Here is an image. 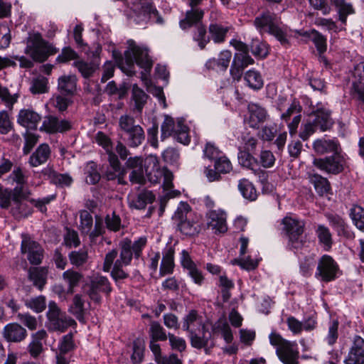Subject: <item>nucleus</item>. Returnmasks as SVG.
<instances>
[{"label":"nucleus","instance_id":"nucleus-48","mask_svg":"<svg viewBox=\"0 0 364 364\" xmlns=\"http://www.w3.org/2000/svg\"><path fill=\"white\" fill-rule=\"evenodd\" d=\"M97 291L109 294L112 291L110 282L106 277L101 275L94 276L90 280V284Z\"/></svg>","mask_w":364,"mask_h":364},{"label":"nucleus","instance_id":"nucleus-40","mask_svg":"<svg viewBox=\"0 0 364 364\" xmlns=\"http://www.w3.org/2000/svg\"><path fill=\"white\" fill-rule=\"evenodd\" d=\"M245 80L248 87L252 90H260L264 85L263 78L259 72L250 70L245 75Z\"/></svg>","mask_w":364,"mask_h":364},{"label":"nucleus","instance_id":"nucleus-37","mask_svg":"<svg viewBox=\"0 0 364 364\" xmlns=\"http://www.w3.org/2000/svg\"><path fill=\"white\" fill-rule=\"evenodd\" d=\"M192 26H195L196 30L193 33V41L198 43L199 48L203 50L210 42V36L207 35L206 28L200 23V21L196 23Z\"/></svg>","mask_w":364,"mask_h":364},{"label":"nucleus","instance_id":"nucleus-28","mask_svg":"<svg viewBox=\"0 0 364 364\" xmlns=\"http://www.w3.org/2000/svg\"><path fill=\"white\" fill-rule=\"evenodd\" d=\"M250 112L249 124L251 127L257 128L259 124L267 119V112L266 109L257 104H250L248 106Z\"/></svg>","mask_w":364,"mask_h":364},{"label":"nucleus","instance_id":"nucleus-3","mask_svg":"<svg viewBox=\"0 0 364 364\" xmlns=\"http://www.w3.org/2000/svg\"><path fill=\"white\" fill-rule=\"evenodd\" d=\"M232 45L237 52L234 55L230 72L232 78L239 81L244 69L255 63L254 59L249 55L250 50L255 56L265 58L268 54V48L265 43L258 40H253L250 48L242 41H237L232 43Z\"/></svg>","mask_w":364,"mask_h":364},{"label":"nucleus","instance_id":"nucleus-58","mask_svg":"<svg viewBox=\"0 0 364 364\" xmlns=\"http://www.w3.org/2000/svg\"><path fill=\"white\" fill-rule=\"evenodd\" d=\"M51 182L60 187L69 186L73 183L72 177L68 173L53 172L50 175Z\"/></svg>","mask_w":364,"mask_h":364},{"label":"nucleus","instance_id":"nucleus-5","mask_svg":"<svg viewBox=\"0 0 364 364\" xmlns=\"http://www.w3.org/2000/svg\"><path fill=\"white\" fill-rule=\"evenodd\" d=\"M254 24L260 33H269L283 45L288 43L289 31L287 27L282 26L279 18L275 14L264 12L255 18Z\"/></svg>","mask_w":364,"mask_h":364},{"label":"nucleus","instance_id":"nucleus-45","mask_svg":"<svg viewBox=\"0 0 364 364\" xmlns=\"http://www.w3.org/2000/svg\"><path fill=\"white\" fill-rule=\"evenodd\" d=\"M25 306L36 314L41 313L46 309V299L42 295L32 297L25 301Z\"/></svg>","mask_w":364,"mask_h":364},{"label":"nucleus","instance_id":"nucleus-13","mask_svg":"<svg viewBox=\"0 0 364 364\" xmlns=\"http://www.w3.org/2000/svg\"><path fill=\"white\" fill-rule=\"evenodd\" d=\"M21 252L27 254V259L31 264L38 265L41 263L43 259V250L35 241L26 235H22Z\"/></svg>","mask_w":364,"mask_h":364},{"label":"nucleus","instance_id":"nucleus-22","mask_svg":"<svg viewBox=\"0 0 364 364\" xmlns=\"http://www.w3.org/2000/svg\"><path fill=\"white\" fill-rule=\"evenodd\" d=\"M313 147L321 155L329 153L337 155L341 151L340 144L336 139H318L314 142Z\"/></svg>","mask_w":364,"mask_h":364},{"label":"nucleus","instance_id":"nucleus-46","mask_svg":"<svg viewBox=\"0 0 364 364\" xmlns=\"http://www.w3.org/2000/svg\"><path fill=\"white\" fill-rule=\"evenodd\" d=\"M213 331L221 333L223 338L228 343H231L233 340L231 328L226 321L219 320L216 322L213 327Z\"/></svg>","mask_w":364,"mask_h":364},{"label":"nucleus","instance_id":"nucleus-61","mask_svg":"<svg viewBox=\"0 0 364 364\" xmlns=\"http://www.w3.org/2000/svg\"><path fill=\"white\" fill-rule=\"evenodd\" d=\"M33 94H42L48 92V80L44 77L33 79L30 87Z\"/></svg>","mask_w":364,"mask_h":364},{"label":"nucleus","instance_id":"nucleus-15","mask_svg":"<svg viewBox=\"0 0 364 364\" xmlns=\"http://www.w3.org/2000/svg\"><path fill=\"white\" fill-rule=\"evenodd\" d=\"M72 122L68 119H60L52 115L46 116L40 128L48 134L63 133L72 129Z\"/></svg>","mask_w":364,"mask_h":364},{"label":"nucleus","instance_id":"nucleus-9","mask_svg":"<svg viewBox=\"0 0 364 364\" xmlns=\"http://www.w3.org/2000/svg\"><path fill=\"white\" fill-rule=\"evenodd\" d=\"M269 342L276 348V353L284 364H296L295 345L284 339L279 334L272 332L269 336Z\"/></svg>","mask_w":364,"mask_h":364},{"label":"nucleus","instance_id":"nucleus-54","mask_svg":"<svg viewBox=\"0 0 364 364\" xmlns=\"http://www.w3.org/2000/svg\"><path fill=\"white\" fill-rule=\"evenodd\" d=\"M80 229L81 232L90 235L93 224L91 214L87 210H82L80 213Z\"/></svg>","mask_w":364,"mask_h":364},{"label":"nucleus","instance_id":"nucleus-18","mask_svg":"<svg viewBox=\"0 0 364 364\" xmlns=\"http://www.w3.org/2000/svg\"><path fill=\"white\" fill-rule=\"evenodd\" d=\"M207 225L215 233L227 231L226 215L221 210H210L206 213Z\"/></svg>","mask_w":364,"mask_h":364},{"label":"nucleus","instance_id":"nucleus-2","mask_svg":"<svg viewBox=\"0 0 364 364\" xmlns=\"http://www.w3.org/2000/svg\"><path fill=\"white\" fill-rule=\"evenodd\" d=\"M127 43V49L124 53V58H122L120 53H114L116 63L121 70L128 76L135 74L134 64L143 68L144 72L141 73V80L147 85L149 80L146 73L149 72L153 65L149 50L147 48L137 45L132 39L128 40Z\"/></svg>","mask_w":364,"mask_h":364},{"label":"nucleus","instance_id":"nucleus-63","mask_svg":"<svg viewBox=\"0 0 364 364\" xmlns=\"http://www.w3.org/2000/svg\"><path fill=\"white\" fill-rule=\"evenodd\" d=\"M73 65L77 68L78 71L85 78L90 77L95 70L92 63H88L83 60L75 61Z\"/></svg>","mask_w":364,"mask_h":364},{"label":"nucleus","instance_id":"nucleus-62","mask_svg":"<svg viewBox=\"0 0 364 364\" xmlns=\"http://www.w3.org/2000/svg\"><path fill=\"white\" fill-rule=\"evenodd\" d=\"M169 345L172 350L183 352L186 348V342L183 338L168 333V337Z\"/></svg>","mask_w":364,"mask_h":364},{"label":"nucleus","instance_id":"nucleus-34","mask_svg":"<svg viewBox=\"0 0 364 364\" xmlns=\"http://www.w3.org/2000/svg\"><path fill=\"white\" fill-rule=\"evenodd\" d=\"M228 31V26H224L217 23H211L208 27L210 39L211 38L215 43H223L225 41Z\"/></svg>","mask_w":364,"mask_h":364},{"label":"nucleus","instance_id":"nucleus-23","mask_svg":"<svg viewBox=\"0 0 364 364\" xmlns=\"http://www.w3.org/2000/svg\"><path fill=\"white\" fill-rule=\"evenodd\" d=\"M296 220L289 216L284 218L281 222V235L288 240L287 247L290 250L294 248L296 240Z\"/></svg>","mask_w":364,"mask_h":364},{"label":"nucleus","instance_id":"nucleus-16","mask_svg":"<svg viewBox=\"0 0 364 364\" xmlns=\"http://www.w3.org/2000/svg\"><path fill=\"white\" fill-rule=\"evenodd\" d=\"M346 364H364V339L360 336L353 338L348 355L344 360Z\"/></svg>","mask_w":364,"mask_h":364},{"label":"nucleus","instance_id":"nucleus-30","mask_svg":"<svg viewBox=\"0 0 364 364\" xmlns=\"http://www.w3.org/2000/svg\"><path fill=\"white\" fill-rule=\"evenodd\" d=\"M50 155V149L48 144H42L31 155L28 163L32 167H37L45 164Z\"/></svg>","mask_w":364,"mask_h":364},{"label":"nucleus","instance_id":"nucleus-7","mask_svg":"<svg viewBox=\"0 0 364 364\" xmlns=\"http://www.w3.org/2000/svg\"><path fill=\"white\" fill-rule=\"evenodd\" d=\"M48 307L46 326L49 331L64 332L68 327L75 324V321L62 311L55 301H50Z\"/></svg>","mask_w":364,"mask_h":364},{"label":"nucleus","instance_id":"nucleus-57","mask_svg":"<svg viewBox=\"0 0 364 364\" xmlns=\"http://www.w3.org/2000/svg\"><path fill=\"white\" fill-rule=\"evenodd\" d=\"M75 348V344L73 341V334L68 333L63 336L62 339L59 341L58 351L61 353L69 354Z\"/></svg>","mask_w":364,"mask_h":364},{"label":"nucleus","instance_id":"nucleus-39","mask_svg":"<svg viewBox=\"0 0 364 364\" xmlns=\"http://www.w3.org/2000/svg\"><path fill=\"white\" fill-rule=\"evenodd\" d=\"M55 53L51 46L47 43H43L36 46L31 53V57L34 60L38 62L45 61L50 55Z\"/></svg>","mask_w":364,"mask_h":364},{"label":"nucleus","instance_id":"nucleus-59","mask_svg":"<svg viewBox=\"0 0 364 364\" xmlns=\"http://www.w3.org/2000/svg\"><path fill=\"white\" fill-rule=\"evenodd\" d=\"M174 135L178 142L185 145L190 143L191 139L188 135V128L183 124L182 121L178 122Z\"/></svg>","mask_w":364,"mask_h":364},{"label":"nucleus","instance_id":"nucleus-41","mask_svg":"<svg viewBox=\"0 0 364 364\" xmlns=\"http://www.w3.org/2000/svg\"><path fill=\"white\" fill-rule=\"evenodd\" d=\"M154 200L155 196L151 191H144L132 200L131 205L136 209H144L148 203H153Z\"/></svg>","mask_w":364,"mask_h":364},{"label":"nucleus","instance_id":"nucleus-44","mask_svg":"<svg viewBox=\"0 0 364 364\" xmlns=\"http://www.w3.org/2000/svg\"><path fill=\"white\" fill-rule=\"evenodd\" d=\"M238 189L245 198L250 200H255L257 198L256 189L247 179L243 178L239 181Z\"/></svg>","mask_w":364,"mask_h":364},{"label":"nucleus","instance_id":"nucleus-20","mask_svg":"<svg viewBox=\"0 0 364 364\" xmlns=\"http://www.w3.org/2000/svg\"><path fill=\"white\" fill-rule=\"evenodd\" d=\"M181 263L194 283L198 285H201L204 280L203 276L201 272L197 268L196 264L191 259L189 253L185 250L181 252Z\"/></svg>","mask_w":364,"mask_h":364},{"label":"nucleus","instance_id":"nucleus-55","mask_svg":"<svg viewBox=\"0 0 364 364\" xmlns=\"http://www.w3.org/2000/svg\"><path fill=\"white\" fill-rule=\"evenodd\" d=\"M315 264L316 262L313 254L305 256L304 259L300 261V272L304 276L311 275Z\"/></svg>","mask_w":364,"mask_h":364},{"label":"nucleus","instance_id":"nucleus-56","mask_svg":"<svg viewBox=\"0 0 364 364\" xmlns=\"http://www.w3.org/2000/svg\"><path fill=\"white\" fill-rule=\"evenodd\" d=\"M161 137L163 140L169 137L173 134H175L176 128L173 119L169 116H165L164 120L161 126Z\"/></svg>","mask_w":364,"mask_h":364},{"label":"nucleus","instance_id":"nucleus-24","mask_svg":"<svg viewBox=\"0 0 364 364\" xmlns=\"http://www.w3.org/2000/svg\"><path fill=\"white\" fill-rule=\"evenodd\" d=\"M324 216L338 236H348V225L345 218L337 213L330 212L325 213Z\"/></svg>","mask_w":364,"mask_h":364},{"label":"nucleus","instance_id":"nucleus-64","mask_svg":"<svg viewBox=\"0 0 364 364\" xmlns=\"http://www.w3.org/2000/svg\"><path fill=\"white\" fill-rule=\"evenodd\" d=\"M13 128L12 122L10 119L9 114L7 111L2 110L0 112V133L1 134H8Z\"/></svg>","mask_w":364,"mask_h":364},{"label":"nucleus","instance_id":"nucleus-6","mask_svg":"<svg viewBox=\"0 0 364 364\" xmlns=\"http://www.w3.org/2000/svg\"><path fill=\"white\" fill-rule=\"evenodd\" d=\"M118 130L123 140L130 147L140 146L145 139V133L143 128L130 114H124L119 117L118 120Z\"/></svg>","mask_w":364,"mask_h":364},{"label":"nucleus","instance_id":"nucleus-25","mask_svg":"<svg viewBox=\"0 0 364 364\" xmlns=\"http://www.w3.org/2000/svg\"><path fill=\"white\" fill-rule=\"evenodd\" d=\"M136 9L138 10L139 16L141 17L142 21H147L155 16L157 18L156 22L161 23L162 18L159 16V11L153 4L152 0H140Z\"/></svg>","mask_w":364,"mask_h":364},{"label":"nucleus","instance_id":"nucleus-36","mask_svg":"<svg viewBox=\"0 0 364 364\" xmlns=\"http://www.w3.org/2000/svg\"><path fill=\"white\" fill-rule=\"evenodd\" d=\"M28 278L33 282L34 286L41 290L46 283L47 270L44 268H30Z\"/></svg>","mask_w":364,"mask_h":364},{"label":"nucleus","instance_id":"nucleus-10","mask_svg":"<svg viewBox=\"0 0 364 364\" xmlns=\"http://www.w3.org/2000/svg\"><path fill=\"white\" fill-rule=\"evenodd\" d=\"M27 189L15 187L13 189V196L11 202V213L16 218L28 216L31 213L32 208L24 199L28 196Z\"/></svg>","mask_w":364,"mask_h":364},{"label":"nucleus","instance_id":"nucleus-17","mask_svg":"<svg viewBox=\"0 0 364 364\" xmlns=\"http://www.w3.org/2000/svg\"><path fill=\"white\" fill-rule=\"evenodd\" d=\"M203 0H188V5L191 7L186 13V17L180 21V27L185 30L191 27L196 23L201 21L204 12L202 9L196 8Z\"/></svg>","mask_w":364,"mask_h":364},{"label":"nucleus","instance_id":"nucleus-49","mask_svg":"<svg viewBox=\"0 0 364 364\" xmlns=\"http://www.w3.org/2000/svg\"><path fill=\"white\" fill-rule=\"evenodd\" d=\"M85 172L87 175L86 181L87 183L94 185L100 181L101 176L95 162H88L85 168Z\"/></svg>","mask_w":364,"mask_h":364},{"label":"nucleus","instance_id":"nucleus-8","mask_svg":"<svg viewBox=\"0 0 364 364\" xmlns=\"http://www.w3.org/2000/svg\"><path fill=\"white\" fill-rule=\"evenodd\" d=\"M319 106L318 105V107L314 112L315 119L313 123L305 124L304 130L299 134L300 137L304 140H306L317 129H320L321 132L329 129L333 124L331 117V112L323 107Z\"/></svg>","mask_w":364,"mask_h":364},{"label":"nucleus","instance_id":"nucleus-12","mask_svg":"<svg viewBox=\"0 0 364 364\" xmlns=\"http://www.w3.org/2000/svg\"><path fill=\"white\" fill-rule=\"evenodd\" d=\"M338 266L335 260L329 255H323L318 262L316 277L320 280L328 282L336 278Z\"/></svg>","mask_w":364,"mask_h":364},{"label":"nucleus","instance_id":"nucleus-53","mask_svg":"<svg viewBox=\"0 0 364 364\" xmlns=\"http://www.w3.org/2000/svg\"><path fill=\"white\" fill-rule=\"evenodd\" d=\"M68 257L70 263L77 267L84 265L88 260V253L85 250L72 251Z\"/></svg>","mask_w":364,"mask_h":364},{"label":"nucleus","instance_id":"nucleus-52","mask_svg":"<svg viewBox=\"0 0 364 364\" xmlns=\"http://www.w3.org/2000/svg\"><path fill=\"white\" fill-rule=\"evenodd\" d=\"M350 215L354 225L364 232V208L360 205H354L350 210Z\"/></svg>","mask_w":364,"mask_h":364},{"label":"nucleus","instance_id":"nucleus-14","mask_svg":"<svg viewBox=\"0 0 364 364\" xmlns=\"http://www.w3.org/2000/svg\"><path fill=\"white\" fill-rule=\"evenodd\" d=\"M343 159L339 154L324 159H316L314 164L321 171L328 173L338 174L343 170Z\"/></svg>","mask_w":364,"mask_h":364},{"label":"nucleus","instance_id":"nucleus-32","mask_svg":"<svg viewBox=\"0 0 364 364\" xmlns=\"http://www.w3.org/2000/svg\"><path fill=\"white\" fill-rule=\"evenodd\" d=\"M318 243L326 251L333 245V236L330 229L323 224H318L315 230Z\"/></svg>","mask_w":364,"mask_h":364},{"label":"nucleus","instance_id":"nucleus-60","mask_svg":"<svg viewBox=\"0 0 364 364\" xmlns=\"http://www.w3.org/2000/svg\"><path fill=\"white\" fill-rule=\"evenodd\" d=\"M18 320L28 328L30 331H34L38 327L37 318L29 313H18L17 314Z\"/></svg>","mask_w":364,"mask_h":364},{"label":"nucleus","instance_id":"nucleus-50","mask_svg":"<svg viewBox=\"0 0 364 364\" xmlns=\"http://www.w3.org/2000/svg\"><path fill=\"white\" fill-rule=\"evenodd\" d=\"M27 179L28 177L25 175L21 167H15L7 178L8 181L11 183H16V187H20L23 189H26L24 186L27 183Z\"/></svg>","mask_w":364,"mask_h":364},{"label":"nucleus","instance_id":"nucleus-33","mask_svg":"<svg viewBox=\"0 0 364 364\" xmlns=\"http://www.w3.org/2000/svg\"><path fill=\"white\" fill-rule=\"evenodd\" d=\"M62 278L68 285L67 293L73 294L74 289L80 284L83 279V275L75 270L70 269L63 273Z\"/></svg>","mask_w":364,"mask_h":364},{"label":"nucleus","instance_id":"nucleus-27","mask_svg":"<svg viewBox=\"0 0 364 364\" xmlns=\"http://www.w3.org/2000/svg\"><path fill=\"white\" fill-rule=\"evenodd\" d=\"M238 160L239 163L242 166L253 170L255 173L258 174L259 180L262 183L267 182L266 173L260 169H255V166H257V162L255 159L250 153L240 151L238 154Z\"/></svg>","mask_w":364,"mask_h":364},{"label":"nucleus","instance_id":"nucleus-29","mask_svg":"<svg viewBox=\"0 0 364 364\" xmlns=\"http://www.w3.org/2000/svg\"><path fill=\"white\" fill-rule=\"evenodd\" d=\"M69 311L81 323H85V315L87 311L85 300L82 295L77 294L73 299Z\"/></svg>","mask_w":364,"mask_h":364},{"label":"nucleus","instance_id":"nucleus-31","mask_svg":"<svg viewBox=\"0 0 364 364\" xmlns=\"http://www.w3.org/2000/svg\"><path fill=\"white\" fill-rule=\"evenodd\" d=\"M297 35L305 36L311 41L320 54L326 52L327 48L326 38L317 31L314 29L305 32L297 31Z\"/></svg>","mask_w":364,"mask_h":364},{"label":"nucleus","instance_id":"nucleus-43","mask_svg":"<svg viewBox=\"0 0 364 364\" xmlns=\"http://www.w3.org/2000/svg\"><path fill=\"white\" fill-rule=\"evenodd\" d=\"M157 175H155L156 179L154 180L150 178V181L153 183L160 182L162 179L163 181V188L165 191H169L173 188V175L171 171L168 169L164 168L161 170H159L156 171Z\"/></svg>","mask_w":364,"mask_h":364},{"label":"nucleus","instance_id":"nucleus-19","mask_svg":"<svg viewBox=\"0 0 364 364\" xmlns=\"http://www.w3.org/2000/svg\"><path fill=\"white\" fill-rule=\"evenodd\" d=\"M4 338L11 343H19L23 341L28 336L26 329L18 323L6 324L2 330Z\"/></svg>","mask_w":364,"mask_h":364},{"label":"nucleus","instance_id":"nucleus-1","mask_svg":"<svg viewBox=\"0 0 364 364\" xmlns=\"http://www.w3.org/2000/svg\"><path fill=\"white\" fill-rule=\"evenodd\" d=\"M146 242V237H141L134 242L127 237L124 238L119 243V257L117 258L119 252L117 249L109 251L105 257L103 270L107 272L111 270V277L116 282L128 278L129 275L123 267L129 265L133 257L139 258Z\"/></svg>","mask_w":364,"mask_h":364},{"label":"nucleus","instance_id":"nucleus-21","mask_svg":"<svg viewBox=\"0 0 364 364\" xmlns=\"http://www.w3.org/2000/svg\"><path fill=\"white\" fill-rule=\"evenodd\" d=\"M41 119V115L31 109H22L17 115V123L27 129H36Z\"/></svg>","mask_w":364,"mask_h":364},{"label":"nucleus","instance_id":"nucleus-51","mask_svg":"<svg viewBox=\"0 0 364 364\" xmlns=\"http://www.w3.org/2000/svg\"><path fill=\"white\" fill-rule=\"evenodd\" d=\"M147 97V95L136 85H133L132 99L134 101L135 109H137V111H141L146 102Z\"/></svg>","mask_w":364,"mask_h":364},{"label":"nucleus","instance_id":"nucleus-4","mask_svg":"<svg viewBox=\"0 0 364 364\" xmlns=\"http://www.w3.org/2000/svg\"><path fill=\"white\" fill-rule=\"evenodd\" d=\"M182 329L188 333L193 348H206L211 338V333L206 330L202 317L196 310H191L182 321Z\"/></svg>","mask_w":364,"mask_h":364},{"label":"nucleus","instance_id":"nucleus-38","mask_svg":"<svg viewBox=\"0 0 364 364\" xmlns=\"http://www.w3.org/2000/svg\"><path fill=\"white\" fill-rule=\"evenodd\" d=\"M331 3L336 6L338 13L339 20L346 23V18L348 15L355 13V10L351 4L345 0H331Z\"/></svg>","mask_w":364,"mask_h":364},{"label":"nucleus","instance_id":"nucleus-11","mask_svg":"<svg viewBox=\"0 0 364 364\" xmlns=\"http://www.w3.org/2000/svg\"><path fill=\"white\" fill-rule=\"evenodd\" d=\"M191 207L188 203H183L176 211L173 220L177 225L178 230L187 236L194 235L198 232L197 228L188 217Z\"/></svg>","mask_w":364,"mask_h":364},{"label":"nucleus","instance_id":"nucleus-47","mask_svg":"<svg viewBox=\"0 0 364 364\" xmlns=\"http://www.w3.org/2000/svg\"><path fill=\"white\" fill-rule=\"evenodd\" d=\"M314 188L317 193L321 196H328L331 191V186L328 181L319 175L315 174L311 178Z\"/></svg>","mask_w":364,"mask_h":364},{"label":"nucleus","instance_id":"nucleus-35","mask_svg":"<svg viewBox=\"0 0 364 364\" xmlns=\"http://www.w3.org/2000/svg\"><path fill=\"white\" fill-rule=\"evenodd\" d=\"M77 79L75 75H64L58 79V88L62 94L73 95L76 90Z\"/></svg>","mask_w":364,"mask_h":364},{"label":"nucleus","instance_id":"nucleus-42","mask_svg":"<svg viewBox=\"0 0 364 364\" xmlns=\"http://www.w3.org/2000/svg\"><path fill=\"white\" fill-rule=\"evenodd\" d=\"M151 340L164 341L167 340L168 334L164 327L156 321H151L149 329Z\"/></svg>","mask_w":364,"mask_h":364},{"label":"nucleus","instance_id":"nucleus-26","mask_svg":"<svg viewBox=\"0 0 364 364\" xmlns=\"http://www.w3.org/2000/svg\"><path fill=\"white\" fill-rule=\"evenodd\" d=\"M232 53L230 50H223L218 59L212 58L208 60L205 66L208 69L216 70L217 71H225L229 66Z\"/></svg>","mask_w":364,"mask_h":364}]
</instances>
